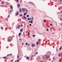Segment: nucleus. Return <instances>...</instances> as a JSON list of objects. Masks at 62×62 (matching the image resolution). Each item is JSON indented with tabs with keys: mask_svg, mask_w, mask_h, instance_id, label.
I'll use <instances>...</instances> for the list:
<instances>
[{
	"mask_svg": "<svg viewBox=\"0 0 62 62\" xmlns=\"http://www.w3.org/2000/svg\"><path fill=\"white\" fill-rule=\"evenodd\" d=\"M50 57V56L47 54L45 55H44L43 56V59H46V58H49Z\"/></svg>",
	"mask_w": 62,
	"mask_h": 62,
	"instance_id": "nucleus-1",
	"label": "nucleus"
},
{
	"mask_svg": "<svg viewBox=\"0 0 62 62\" xmlns=\"http://www.w3.org/2000/svg\"><path fill=\"white\" fill-rule=\"evenodd\" d=\"M30 18V20H31V21H29V23H32L33 21H32V18Z\"/></svg>",
	"mask_w": 62,
	"mask_h": 62,
	"instance_id": "nucleus-2",
	"label": "nucleus"
},
{
	"mask_svg": "<svg viewBox=\"0 0 62 62\" xmlns=\"http://www.w3.org/2000/svg\"><path fill=\"white\" fill-rule=\"evenodd\" d=\"M8 39H12V37L11 36H10L8 38Z\"/></svg>",
	"mask_w": 62,
	"mask_h": 62,
	"instance_id": "nucleus-3",
	"label": "nucleus"
},
{
	"mask_svg": "<svg viewBox=\"0 0 62 62\" xmlns=\"http://www.w3.org/2000/svg\"><path fill=\"white\" fill-rule=\"evenodd\" d=\"M16 12H17V13H16L15 14L16 16H17V15H18L19 14V12H18V11H17Z\"/></svg>",
	"mask_w": 62,
	"mask_h": 62,
	"instance_id": "nucleus-4",
	"label": "nucleus"
},
{
	"mask_svg": "<svg viewBox=\"0 0 62 62\" xmlns=\"http://www.w3.org/2000/svg\"><path fill=\"white\" fill-rule=\"evenodd\" d=\"M21 27V26L19 25H18L17 26V28L18 29H19Z\"/></svg>",
	"mask_w": 62,
	"mask_h": 62,
	"instance_id": "nucleus-5",
	"label": "nucleus"
},
{
	"mask_svg": "<svg viewBox=\"0 0 62 62\" xmlns=\"http://www.w3.org/2000/svg\"><path fill=\"white\" fill-rule=\"evenodd\" d=\"M60 4H62V0H59Z\"/></svg>",
	"mask_w": 62,
	"mask_h": 62,
	"instance_id": "nucleus-6",
	"label": "nucleus"
},
{
	"mask_svg": "<svg viewBox=\"0 0 62 62\" xmlns=\"http://www.w3.org/2000/svg\"><path fill=\"white\" fill-rule=\"evenodd\" d=\"M29 57L28 56L26 57V59H27L28 60H29Z\"/></svg>",
	"mask_w": 62,
	"mask_h": 62,
	"instance_id": "nucleus-7",
	"label": "nucleus"
},
{
	"mask_svg": "<svg viewBox=\"0 0 62 62\" xmlns=\"http://www.w3.org/2000/svg\"><path fill=\"white\" fill-rule=\"evenodd\" d=\"M1 4H4V1H2L1 2Z\"/></svg>",
	"mask_w": 62,
	"mask_h": 62,
	"instance_id": "nucleus-8",
	"label": "nucleus"
},
{
	"mask_svg": "<svg viewBox=\"0 0 62 62\" xmlns=\"http://www.w3.org/2000/svg\"><path fill=\"white\" fill-rule=\"evenodd\" d=\"M25 10V9L24 8H22V11H24Z\"/></svg>",
	"mask_w": 62,
	"mask_h": 62,
	"instance_id": "nucleus-9",
	"label": "nucleus"
},
{
	"mask_svg": "<svg viewBox=\"0 0 62 62\" xmlns=\"http://www.w3.org/2000/svg\"><path fill=\"white\" fill-rule=\"evenodd\" d=\"M31 46L33 47L34 46H35V45L34 44H32L31 45Z\"/></svg>",
	"mask_w": 62,
	"mask_h": 62,
	"instance_id": "nucleus-10",
	"label": "nucleus"
},
{
	"mask_svg": "<svg viewBox=\"0 0 62 62\" xmlns=\"http://www.w3.org/2000/svg\"><path fill=\"white\" fill-rule=\"evenodd\" d=\"M19 11L20 12H22V9H21V8H20L19 9Z\"/></svg>",
	"mask_w": 62,
	"mask_h": 62,
	"instance_id": "nucleus-11",
	"label": "nucleus"
},
{
	"mask_svg": "<svg viewBox=\"0 0 62 62\" xmlns=\"http://www.w3.org/2000/svg\"><path fill=\"white\" fill-rule=\"evenodd\" d=\"M8 42H10L11 41V40L10 39L9 40V39H8Z\"/></svg>",
	"mask_w": 62,
	"mask_h": 62,
	"instance_id": "nucleus-12",
	"label": "nucleus"
},
{
	"mask_svg": "<svg viewBox=\"0 0 62 62\" xmlns=\"http://www.w3.org/2000/svg\"><path fill=\"white\" fill-rule=\"evenodd\" d=\"M3 58L4 59H7V58H6V56H5L3 57Z\"/></svg>",
	"mask_w": 62,
	"mask_h": 62,
	"instance_id": "nucleus-13",
	"label": "nucleus"
},
{
	"mask_svg": "<svg viewBox=\"0 0 62 62\" xmlns=\"http://www.w3.org/2000/svg\"><path fill=\"white\" fill-rule=\"evenodd\" d=\"M23 16L25 19H27V18H26V17L25 16Z\"/></svg>",
	"mask_w": 62,
	"mask_h": 62,
	"instance_id": "nucleus-14",
	"label": "nucleus"
},
{
	"mask_svg": "<svg viewBox=\"0 0 62 62\" xmlns=\"http://www.w3.org/2000/svg\"><path fill=\"white\" fill-rule=\"evenodd\" d=\"M10 8H11L12 9L13 8V7H12V5H11L10 6Z\"/></svg>",
	"mask_w": 62,
	"mask_h": 62,
	"instance_id": "nucleus-15",
	"label": "nucleus"
},
{
	"mask_svg": "<svg viewBox=\"0 0 62 62\" xmlns=\"http://www.w3.org/2000/svg\"><path fill=\"white\" fill-rule=\"evenodd\" d=\"M39 44V42H37L36 44H37V45H38V44Z\"/></svg>",
	"mask_w": 62,
	"mask_h": 62,
	"instance_id": "nucleus-16",
	"label": "nucleus"
},
{
	"mask_svg": "<svg viewBox=\"0 0 62 62\" xmlns=\"http://www.w3.org/2000/svg\"><path fill=\"white\" fill-rule=\"evenodd\" d=\"M20 31L21 32H22V31H23V29H21L20 30Z\"/></svg>",
	"mask_w": 62,
	"mask_h": 62,
	"instance_id": "nucleus-17",
	"label": "nucleus"
},
{
	"mask_svg": "<svg viewBox=\"0 0 62 62\" xmlns=\"http://www.w3.org/2000/svg\"><path fill=\"white\" fill-rule=\"evenodd\" d=\"M48 53H49V54H51V52H47V54H48Z\"/></svg>",
	"mask_w": 62,
	"mask_h": 62,
	"instance_id": "nucleus-18",
	"label": "nucleus"
},
{
	"mask_svg": "<svg viewBox=\"0 0 62 62\" xmlns=\"http://www.w3.org/2000/svg\"><path fill=\"white\" fill-rule=\"evenodd\" d=\"M36 36V35H32V37H35Z\"/></svg>",
	"mask_w": 62,
	"mask_h": 62,
	"instance_id": "nucleus-19",
	"label": "nucleus"
},
{
	"mask_svg": "<svg viewBox=\"0 0 62 62\" xmlns=\"http://www.w3.org/2000/svg\"><path fill=\"white\" fill-rule=\"evenodd\" d=\"M23 15H24V16H25V15H26V13H24Z\"/></svg>",
	"mask_w": 62,
	"mask_h": 62,
	"instance_id": "nucleus-20",
	"label": "nucleus"
},
{
	"mask_svg": "<svg viewBox=\"0 0 62 62\" xmlns=\"http://www.w3.org/2000/svg\"><path fill=\"white\" fill-rule=\"evenodd\" d=\"M61 30V29L60 28L58 30L59 31H60V30Z\"/></svg>",
	"mask_w": 62,
	"mask_h": 62,
	"instance_id": "nucleus-21",
	"label": "nucleus"
},
{
	"mask_svg": "<svg viewBox=\"0 0 62 62\" xmlns=\"http://www.w3.org/2000/svg\"><path fill=\"white\" fill-rule=\"evenodd\" d=\"M21 35V33H19L18 34L19 36H20Z\"/></svg>",
	"mask_w": 62,
	"mask_h": 62,
	"instance_id": "nucleus-22",
	"label": "nucleus"
},
{
	"mask_svg": "<svg viewBox=\"0 0 62 62\" xmlns=\"http://www.w3.org/2000/svg\"><path fill=\"white\" fill-rule=\"evenodd\" d=\"M17 56V58H19V55H18Z\"/></svg>",
	"mask_w": 62,
	"mask_h": 62,
	"instance_id": "nucleus-23",
	"label": "nucleus"
},
{
	"mask_svg": "<svg viewBox=\"0 0 62 62\" xmlns=\"http://www.w3.org/2000/svg\"><path fill=\"white\" fill-rule=\"evenodd\" d=\"M46 31H49V30L48 29H46Z\"/></svg>",
	"mask_w": 62,
	"mask_h": 62,
	"instance_id": "nucleus-24",
	"label": "nucleus"
},
{
	"mask_svg": "<svg viewBox=\"0 0 62 62\" xmlns=\"http://www.w3.org/2000/svg\"><path fill=\"white\" fill-rule=\"evenodd\" d=\"M26 17H29V15H27L26 16Z\"/></svg>",
	"mask_w": 62,
	"mask_h": 62,
	"instance_id": "nucleus-25",
	"label": "nucleus"
},
{
	"mask_svg": "<svg viewBox=\"0 0 62 62\" xmlns=\"http://www.w3.org/2000/svg\"><path fill=\"white\" fill-rule=\"evenodd\" d=\"M62 49V48L61 47H60V50H61Z\"/></svg>",
	"mask_w": 62,
	"mask_h": 62,
	"instance_id": "nucleus-26",
	"label": "nucleus"
},
{
	"mask_svg": "<svg viewBox=\"0 0 62 62\" xmlns=\"http://www.w3.org/2000/svg\"><path fill=\"white\" fill-rule=\"evenodd\" d=\"M58 56H60V54H59L58 55Z\"/></svg>",
	"mask_w": 62,
	"mask_h": 62,
	"instance_id": "nucleus-27",
	"label": "nucleus"
},
{
	"mask_svg": "<svg viewBox=\"0 0 62 62\" xmlns=\"http://www.w3.org/2000/svg\"><path fill=\"white\" fill-rule=\"evenodd\" d=\"M28 20H30V18H28Z\"/></svg>",
	"mask_w": 62,
	"mask_h": 62,
	"instance_id": "nucleus-28",
	"label": "nucleus"
},
{
	"mask_svg": "<svg viewBox=\"0 0 62 62\" xmlns=\"http://www.w3.org/2000/svg\"><path fill=\"white\" fill-rule=\"evenodd\" d=\"M32 25V24H30V26H31Z\"/></svg>",
	"mask_w": 62,
	"mask_h": 62,
	"instance_id": "nucleus-29",
	"label": "nucleus"
},
{
	"mask_svg": "<svg viewBox=\"0 0 62 62\" xmlns=\"http://www.w3.org/2000/svg\"><path fill=\"white\" fill-rule=\"evenodd\" d=\"M32 20L33 21V17H31Z\"/></svg>",
	"mask_w": 62,
	"mask_h": 62,
	"instance_id": "nucleus-30",
	"label": "nucleus"
},
{
	"mask_svg": "<svg viewBox=\"0 0 62 62\" xmlns=\"http://www.w3.org/2000/svg\"><path fill=\"white\" fill-rule=\"evenodd\" d=\"M26 45H28V43H26Z\"/></svg>",
	"mask_w": 62,
	"mask_h": 62,
	"instance_id": "nucleus-31",
	"label": "nucleus"
},
{
	"mask_svg": "<svg viewBox=\"0 0 62 62\" xmlns=\"http://www.w3.org/2000/svg\"><path fill=\"white\" fill-rule=\"evenodd\" d=\"M50 25H51V26H52V24L51 23V24H50Z\"/></svg>",
	"mask_w": 62,
	"mask_h": 62,
	"instance_id": "nucleus-32",
	"label": "nucleus"
},
{
	"mask_svg": "<svg viewBox=\"0 0 62 62\" xmlns=\"http://www.w3.org/2000/svg\"><path fill=\"white\" fill-rule=\"evenodd\" d=\"M30 3H31L32 4H33L34 5V4H33V3L32 2H30Z\"/></svg>",
	"mask_w": 62,
	"mask_h": 62,
	"instance_id": "nucleus-33",
	"label": "nucleus"
},
{
	"mask_svg": "<svg viewBox=\"0 0 62 62\" xmlns=\"http://www.w3.org/2000/svg\"><path fill=\"white\" fill-rule=\"evenodd\" d=\"M20 5H19L17 6V7H20Z\"/></svg>",
	"mask_w": 62,
	"mask_h": 62,
	"instance_id": "nucleus-34",
	"label": "nucleus"
},
{
	"mask_svg": "<svg viewBox=\"0 0 62 62\" xmlns=\"http://www.w3.org/2000/svg\"><path fill=\"white\" fill-rule=\"evenodd\" d=\"M42 24L43 25V26H44V25H45L44 24V23H42Z\"/></svg>",
	"mask_w": 62,
	"mask_h": 62,
	"instance_id": "nucleus-35",
	"label": "nucleus"
},
{
	"mask_svg": "<svg viewBox=\"0 0 62 62\" xmlns=\"http://www.w3.org/2000/svg\"><path fill=\"white\" fill-rule=\"evenodd\" d=\"M19 1V0H16V2L17 3L18 2V1Z\"/></svg>",
	"mask_w": 62,
	"mask_h": 62,
	"instance_id": "nucleus-36",
	"label": "nucleus"
},
{
	"mask_svg": "<svg viewBox=\"0 0 62 62\" xmlns=\"http://www.w3.org/2000/svg\"><path fill=\"white\" fill-rule=\"evenodd\" d=\"M20 16H22V14H21V15H20Z\"/></svg>",
	"mask_w": 62,
	"mask_h": 62,
	"instance_id": "nucleus-37",
	"label": "nucleus"
},
{
	"mask_svg": "<svg viewBox=\"0 0 62 62\" xmlns=\"http://www.w3.org/2000/svg\"><path fill=\"white\" fill-rule=\"evenodd\" d=\"M55 2H57V0H55Z\"/></svg>",
	"mask_w": 62,
	"mask_h": 62,
	"instance_id": "nucleus-38",
	"label": "nucleus"
},
{
	"mask_svg": "<svg viewBox=\"0 0 62 62\" xmlns=\"http://www.w3.org/2000/svg\"><path fill=\"white\" fill-rule=\"evenodd\" d=\"M11 11H12V10H10V12H11Z\"/></svg>",
	"mask_w": 62,
	"mask_h": 62,
	"instance_id": "nucleus-39",
	"label": "nucleus"
},
{
	"mask_svg": "<svg viewBox=\"0 0 62 62\" xmlns=\"http://www.w3.org/2000/svg\"><path fill=\"white\" fill-rule=\"evenodd\" d=\"M13 60H11V62H12L13 61Z\"/></svg>",
	"mask_w": 62,
	"mask_h": 62,
	"instance_id": "nucleus-40",
	"label": "nucleus"
},
{
	"mask_svg": "<svg viewBox=\"0 0 62 62\" xmlns=\"http://www.w3.org/2000/svg\"><path fill=\"white\" fill-rule=\"evenodd\" d=\"M6 3V4H8V2H5Z\"/></svg>",
	"mask_w": 62,
	"mask_h": 62,
	"instance_id": "nucleus-41",
	"label": "nucleus"
},
{
	"mask_svg": "<svg viewBox=\"0 0 62 62\" xmlns=\"http://www.w3.org/2000/svg\"><path fill=\"white\" fill-rule=\"evenodd\" d=\"M39 41H40V39H39Z\"/></svg>",
	"mask_w": 62,
	"mask_h": 62,
	"instance_id": "nucleus-42",
	"label": "nucleus"
},
{
	"mask_svg": "<svg viewBox=\"0 0 62 62\" xmlns=\"http://www.w3.org/2000/svg\"><path fill=\"white\" fill-rule=\"evenodd\" d=\"M19 60H17V62H19Z\"/></svg>",
	"mask_w": 62,
	"mask_h": 62,
	"instance_id": "nucleus-43",
	"label": "nucleus"
},
{
	"mask_svg": "<svg viewBox=\"0 0 62 62\" xmlns=\"http://www.w3.org/2000/svg\"><path fill=\"white\" fill-rule=\"evenodd\" d=\"M58 51V50H57V49H56V51H57V52Z\"/></svg>",
	"mask_w": 62,
	"mask_h": 62,
	"instance_id": "nucleus-44",
	"label": "nucleus"
},
{
	"mask_svg": "<svg viewBox=\"0 0 62 62\" xmlns=\"http://www.w3.org/2000/svg\"><path fill=\"white\" fill-rule=\"evenodd\" d=\"M22 18L23 19V20H24V18H23L22 17Z\"/></svg>",
	"mask_w": 62,
	"mask_h": 62,
	"instance_id": "nucleus-45",
	"label": "nucleus"
},
{
	"mask_svg": "<svg viewBox=\"0 0 62 62\" xmlns=\"http://www.w3.org/2000/svg\"><path fill=\"white\" fill-rule=\"evenodd\" d=\"M1 28V29H3V28L2 27Z\"/></svg>",
	"mask_w": 62,
	"mask_h": 62,
	"instance_id": "nucleus-46",
	"label": "nucleus"
},
{
	"mask_svg": "<svg viewBox=\"0 0 62 62\" xmlns=\"http://www.w3.org/2000/svg\"><path fill=\"white\" fill-rule=\"evenodd\" d=\"M28 34H30V33L29 32H28Z\"/></svg>",
	"mask_w": 62,
	"mask_h": 62,
	"instance_id": "nucleus-47",
	"label": "nucleus"
},
{
	"mask_svg": "<svg viewBox=\"0 0 62 62\" xmlns=\"http://www.w3.org/2000/svg\"><path fill=\"white\" fill-rule=\"evenodd\" d=\"M38 54V52H37V53H36V54Z\"/></svg>",
	"mask_w": 62,
	"mask_h": 62,
	"instance_id": "nucleus-48",
	"label": "nucleus"
},
{
	"mask_svg": "<svg viewBox=\"0 0 62 62\" xmlns=\"http://www.w3.org/2000/svg\"><path fill=\"white\" fill-rule=\"evenodd\" d=\"M60 20H62V19L60 18Z\"/></svg>",
	"mask_w": 62,
	"mask_h": 62,
	"instance_id": "nucleus-49",
	"label": "nucleus"
},
{
	"mask_svg": "<svg viewBox=\"0 0 62 62\" xmlns=\"http://www.w3.org/2000/svg\"><path fill=\"white\" fill-rule=\"evenodd\" d=\"M23 44H24L23 43H22V45H23Z\"/></svg>",
	"mask_w": 62,
	"mask_h": 62,
	"instance_id": "nucleus-50",
	"label": "nucleus"
},
{
	"mask_svg": "<svg viewBox=\"0 0 62 62\" xmlns=\"http://www.w3.org/2000/svg\"><path fill=\"white\" fill-rule=\"evenodd\" d=\"M29 45H30V44H29L28 45V46H29Z\"/></svg>",
	"mask_w": 62,
	"mask_h": 62,
	"instance_id": "nucleus-51",
	"label": "nucleus"
},
{
	"mask_svg": "<svg viewBox=\"0 0 62 62\" xmlns=\"http://www.w3.org/2000/svg\"><path fill=\"white\" fill-rule=\"evenodd\" d=\"M21 58H20L18 60H21Z\"/></svg>",
	"mask_w": 62,
	"mask_h": 62,
	"instance_id": "nucleus-52",
	"label": "nucleus"
},
{
	"mask_svg": "<svg viewBox=\"0 0 62 62\" xmlns=\"http://www.w3.org/2000/svg\"><path fill=\"white\" fill-rule=\"evenodd\" d=\"M26 12H28V10H26Z\"/></svg>",
	"mask_w": 62,
	"mask_h": 62,
	"instance_id": "nucleus-53",
	"label": "nucleus"
},
{
	"mask_svg": "<svg viewBox=\"0 0 62 62\" xmlns=\"http://www.w3.org/2000/svg\"><path fill=\"white\" fill-rule=\"evenodd\" d=\"M50 30H52V28H50Z\"/></svg>",
	"mask_w": 62,
	"mask_h": 62,
	"instance_id": "nucleus-54",
	"label": "nucleus"
},
{
	"mask_svg": "<svg viewBox=\"0 0 62 62\" xmlns=\"http://www.w3.org/2000/svg\"><path fill=\"white\" fill-rule=\"evenodd\" d=\"M25 13H26V14H27V12H26Z\"/></svg>",
	"mask_w": 62,
	"mask_h": 62,
	"instance_id": "nucleus-55",
	"label": "nucleus"
},
{
	"mask_svg": "<svg viewBox=\"0 0 62 62\" xmlns=\"http://www.w3.org/2000/svg\"><path fill=\"white\" fill-rule=\"evenodd\" d=\"M60 60H61V59H60L59 60V61H60Z\"/></svg>",
	"mask_w": 62,
	"mask_h": 62,
	"instance_id": "nucleus-56",
	"label": "nucleus"
},
{
	"mask_svg": "<svg viewBox=\"0 0 62 62\" xmlns=\"http://www.w3.org/2000/svg\"><path fill=\"white\" fill-rule=\"evenodd\" d=\"M34 56H36V55L35 54L34 55Z\"/></svg>",
	"mask_w": 62,
	"mask_h": 62,
	"instance_id": "nucleus-57",
	"label": "nucleus"
},
{
	"mask_svg": "<svg viewBox=\"0 0 62 62\" xmlns=\"http://www.w3.org/2000/svg\"><path fill=\"white\" fill-rule=\"evenodd\" d=\"M61 12H59L58 13H60Z\"/></svg>",
	"mask_w": 62,
	"mask_h": 62,
	"instance_id": "nucleus-58",
	"label": "nucleus"
},
{
	"mask_svg": "<svg viewBox=\"0 0 62 62\" xmlns=\"http://www.w3.org/2000/svg\"><path fill=\"white\" fill-rule=\"evenodd\" d=\"M23 26V25H21V26Z\"/></svg>",
	"mask_w": 62,
	"mask_h": 62,
	"instance_id": "nucleus-59",
	"label": "nucleus"
},
{
	"mask_svg": "<svg viewBox=\"0 0 62 62\" xmlns=\"http://www.w3.org/2000/svg\"><path fill=\"white\" fill-rule=\"evenodd\" d=\"M54 58H53V59H54Z\"/></svg>",
	"mask_w": 62,
	"mask_h": 62,
	"instance_id": "nucleus-60",
	"label": "nucleus"
},
{
	"mask_svg": "<svg viewBox=\"0 0 62 62\" xmlns=\"http://www.w3.org/2000/svg\"><path fill=\"white\" fill-rule=\"evenodd\" d=\"M9 55V54H8L7 55Z\"/></svg>",
	"mask_w": 62,
	"mask_h": 62,
	"instance_id": "nucleus-61",
	"label": "nucleus"
},
{
	"mask_svg": "<svg viewBox=\"0 0 62 62\" xmlns=\"http://www.w3.org/2000/svg\"><path fill=\"white\" fill-rule=\"evenodd\" d=\"M7 21H8V19H7Z\"/></svg>",
	"mask_w": 62,
	"mask_h": 62,
	"instance_id": "nucleus-62",
	"label": "nucleus"
},
{
	"mask_svg": "<svg viewBox=\"0 0 62 62\" xmlns=\"http://www.w3.org/2000/svg\"><path fill=\"white\" fill-rule=\"evenodd\" d=\"M40 62H43V61H40Z\"/></svg>",
	"mask_w": 62,
	"mask_h": 62,
	"instance_id": "nucleus-63",
	"label": "nucleus"
},
{
	"mask_svg": "<svg viewBox=\"0 0 62 62\" xmlns=\"http://www.w3.org/2000/svg\"><path fill=\"white\" fill-rule=\"evenodd\" d=\"M61 24L62 25V23H61Z\"/></svg>",
	"mask_w": 62,
	"mask_h": 62,
	"instance_id": "nucleus-64",
	"label": "nucleus"
}]
</instances>
